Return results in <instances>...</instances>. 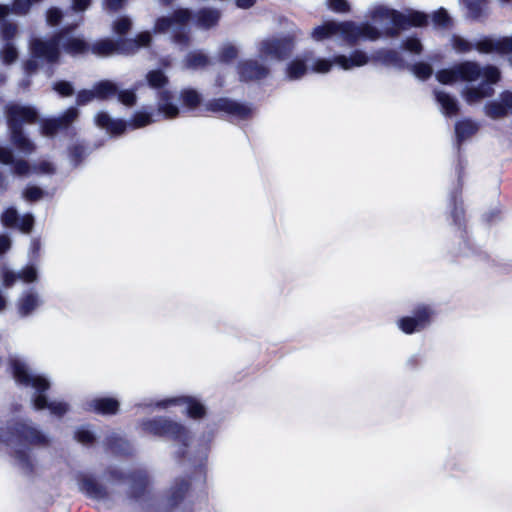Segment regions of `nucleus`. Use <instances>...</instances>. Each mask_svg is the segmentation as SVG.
I'll return each mask as SVG.
<instances>
[{"label":"nucleus","instance_id":"1","mask_svg":"<svg viewBox=\"0 0 512 512\" xmlns=\"http://www.w3.org/2000/svg\"><path fill=\"white\" fill-rule=\"evenodd\" d=\"M367 16L383 27V31L368 22L357 24L353 21H327L315 27L311 37L315 41H322L330 37H337L349 45L360 40L376 41L382 36L387 38L398 37L400 32L409 27H421L428 23V15L419 11L407 13L388 8L383 5L371 7Z\"/></svg>","mask_w":512,"mask_h":512},{"label":"nucleus","instance_id":"48","mask_svg":"<svg viewBox=\"0 0 512 512\" xmlns=\"http://www.w3.org/2000/svg\"><path fill=\"white\" fill-rule=\"evenodd\" d=\"M432 21L437 27H446L450 22V17L445 9L440 8L433 13Z\"/></svg>","mask_w":512,"mask_h":512},{"label":"nucleus","instance_id":"29","mask_svg":"<svg viewBox=\"0 0 512 512\" xmlns=\"http://www.w3.org/2000/svg\"><path fill=\"white\" fill-rule=\"evenodd\" d=\"M157 109L166 118H175L179 114V107L174 103L173 93L169 90H161L157 97Z\"/></svg>","mask_w":512,"mask_h":512},{"label":"nucleus","instance_id":"10","mask_svg":"<svg viewBox=\"0 0 512 512\" xmlns=\"http://www.w3.org/2000/svg\"><path fill=\"white\" fill-rule=\"evenodd\" d=\"M152 122V114L147 111H137L129 122L122 119H114L106 112H99L95 116L96 125L102 129H105L111 135H120L124 133L127 127L137 129L145 127Z\"/></svg>","mask_w":512,"mask_h":512},{"label":"nucleus","instance_id":"60","mask_svg":"<svg viewBox=\"0 0 512 512\" xmlns=\"http://www.w3.org/2000/svg\"><path fill=\"white\" fill-rule=\"evenodd\" d=\"M11 246V240L7 235H0V255L5 253L10 249Z\"/></svg>","mask_w":512,"mask_h":512},{"label":"nucleus","instance_id":"57","mask_svg":"<svg viewBox=\"0 0 512 512\" xmlns=\"http://www.w3.org/2000/svg\"><path fill=\"white\" fill-rule=\"evenodd\" d=\"M55 171L52 163L42 161L39 165L34 167V172L39 174H53Z\"/></svg>","mask_w":512,"mask_h":512},{"label":"nucleus","instance_id":"27","mask_svg":"<svg viewBox=\"0 0 512 512\" xmlns=\"http://www.w3.org/2000/svg\"><path fill=\"white\" fill-rule=\"evenodd\" d=\"M120 403L113 397H99L86 402V409L101 415H113L119 410Z\"/></svg>","mask_w":512,"mask_h":512},{"label":"nucleus","instance_id":"35","mask_svg":"<svg viewBox=\"0 0 512 512\" xmlns=\"http://www.w3.org/2000/svg\"><path fill=\"white\" fill-rule=\"evenodd\" d=\"M209 62L206 54L201 51L190 52L186 55L184 60V67L186 69H199L205 67Z\"/></svg>","mask_w":512,"mask_h":512},{"label":"nucleus","instance_id":"20","mask_svg":"<svg viewBox=\"0 0 512 512\" xmlns=\"http://www.w3.org/2000/svg\"><path fill=\"white\" fill-rule=\"evenodd\" d=\"M238 73L242 81H257L269 75V68L255 59H248L238 63Z\"/></svg>","mask_w":512,"mask_h":512},{"label":"nucleus","instance_id":"26","mask_svg":"<svg viewBox=\"0 0 512 512\" xmlns=\"http://www.w3.org/2000/svg\"><path fill=\"white\" fill-rule=\"evenodd\" d=\"M0 163L12 167V173L17 176H26L31 168L27 161L14 157L12 149L0 145Z\"/></svg>","mask_w":512,"mask_h":512},{"label":"nucleus","instance_id":"42","mask_svg":"<svg viewBox=\"0 0 512 512\" xmlns=\"http://www.w3.org/2000/svg\"><path fill=\"white\" fill-rule=\"evenodd\" d=\"M140 84H137L135 89H128V90H119L116 96L118 97V100L126 105V106H133L136 103V90L139 87Z\"/></svg>","mask_w":512,"mask_h":512},{"label":"nucleus","instance_id":"53","mask_svg":"<svg viewBox=\"0 0 512 512\" xmlns=\"http://www.w3.org/2000/svg\"><path fill=\"white\" fill-rule=\"evenodd\" d=\"M328 7L337 13H345L350 10V5L347 0H328Z\"/></svg>","mask_w":512,"mask_h":512},{"label":"nucleus","instance_id":"9","mask_svg":"<svg viewBox=\"0 0 512 512\" xmlns=\"http://www.w3.org/2000/svg\"><path fill=\"white\" fill-rule=\"evenodd\" d=\"M152 40L150 32H142L135 39H120L113 41L103 39L93 43L90 50L100 57H107L113 54H133L139 48L146 47Z\"/></svg>","mask_w":512,"mask_h":512},{"label":"nucleus","instance_id":"28","mask_svg":"<svg viewBox=\"0 0 512 512\" xmlns=\"http://www.w3.org/2000/svg\"><path fill=\"white\" fill-rule=\"evenodd\" d=\"M373 60L381 63L386 67H393L395 69H403L406 64L400 52L394 49L381 48L376 50L373 55Z\"/></svg>","mask_w":512,"mask_h":512},{"label":"nucleus","instance_id":"36","mask_svg":"<svg viewBox=\"0 0 512 512\" xmlns=\"http://www.w3.org/2000/svg\"><path fill=\"white\" fill-rule=\"evenodd\" d=\"M146 81L150 88L162 89L168 84L169 79L164 71L161 69H155L146 74Z\"/></svg>","mask_w":512,"mask_h":512},{"label":"nucleus","instance_id":"16","mask_svg":"<svg viewBox=\"0 0 512 512\" xmlns=\"http://www.w3.org/2000/svg\"><path fill=\"white\" fill-rule=\"evenodd\" d=\"M433 311L429 306L417 307L412 316H405L397 321V327L405 334H413L425 329L431 322Z\"/></svg>","mask_w":512,"mask_h":512},{"label":"nucleus","instance_id":"62","mask_svg":"<svg viewBox=\"0 0 512 512\" xmlns=\"http://www.w3.org/2000/svg\"><path fill=\"white\" fill-rule=\"evenodd\" d=\"M255 4V0H236V5L239 8L247 9Z\"/></svg>","mask_w":512,"mask_h":512},{"label":"nucleus","instance_id":"14","mask_svg":"<svg viewBox=\"0 0 512 512\" xmlns=\"http://www.w3.org/2000/svg\"><path fill=\"white\" fill-rule=\"evenodd\" d=\"M109 479L114 482H123L127 479L129 484V493L135 500H141L145 495L149 479L145 470H136L129 475L123 473L118 468H109L108 470Z\"/></svg>","mask_w":512,"mask_h":512},{"label":"nucleus","instance_id":"12","mask_svg":"<svg viewBox=\"0 0 512 512\" xmlns=\"http://www.w3.org/2000/svg\"><path fill=\"white\" fill-rule=\"evenodd\" d=\"M181 405H185L187 415L193 419H200L206 413L205 406L198 399L188 396L167 397L138 404L139 407L150 408L152 410H166L169 407Z\"/></svg>","mask_w":512,"mask_h":512},{"label":"nucleus","instance_id":"22","mask_svg":"<svg viewBox=\"0 0 512 512\" xmlns=\"http://www.w3.org/2000/svg\"><path fill=\"white\" fill-rule=\"evenodd\" d=\"M1 222L6 227H17L24 233H29L34 225V217L32 214H25L21 218L14 207L7 208L2 216Z\"/></svg>","mask_w":512,"mask_h":512},{"label":"nucleus","instance_id":"64","mask_svg":"<svg viewBox=\"0 0 512 512\" xmlns=\"http://www.w3.org/2000/svg\"><path fill=\"white\" fill-rule=\"evenodd\" d=\"M8 188V182L6 177L0 172V191L4 192Z\"/></svg>","mask_w":512,"mask_h":512},{"label":"nucleus","instance_id":"13","mask_svg":"<svg viewBox=\"0 0 512 512\" xmlns=\"http://www.w3.org/2000/svg\"><path fill=\"white\" fill-rule=\"evenodd\" d=\"M294 47L291 37H270L258 44V53L261 58L271 61H282L289 57Z\"/></svg>","mask_w":512,"mask_h":512},{"label":"nucleus","instance_id":"24","mask_svg":"<svg viewBox=\"0 0 512 512\" xmlns=\"http://www.w3.org/2000/svg\"><path fill=\"white\" fill-rule=\"evenodd\" d=\"M512 112V91L500 94L499 100L490 101L485 105V113L492 119H499Z\"/></svg>","mask_w":512,"mask_h":512},{"label":"nucleus","instance_id":"43","mask_svg":"<svg viewBox=\"0 0 512 512\" xmlns=\"http://www.w3.org/2000/svg\"><path fill=\"white\" fill-rule=\"evenodd\" d=\"M238 55V49L231 43H226L221 47L219 52V60L224 63H228L235 59Z\"/></svg>","mask_w":512,"mask_h":512},{"label":"nucleus","instance_id":"4","mask_svg":"<svg viewBox=\"0 0 512 512\" xmlns=\"http://www.w3.org/2000/svg\"><path fill=\"white\" fill-rule=\"evenodd\" d=\"M9 366L16 384L23 388H31L33 407L36 410L49 409L50 413L62 417L68 411V404L63 401H48L44 394L50 387L49 379L33 370L27 360L18 355L9 357Z\"/></svg>","mask_w":512,"mask_h":512},{"label":"nucleus","instance_id":"61","mask_svg":"<svg viewBox=\"0 0 512 512\" xmlns=\"http://www.w3.org/2000/svg\"><path fill=\"white\" fill-rule=\"evenodd\" d=\"M117 442H120L122 444H125L128 446V443H126V441H124L122 438L120 437H117L115 438V441L113 440H109L108 441V444L111 446V448L114 450V451H119V452H123V453H126L128 452L127 450L125 449H122L121 448V444H117Z\"/></svg>","mask_w":512,"mask_h":512},{"label":"nucleus","instance_id":"50","mask_svg":"<svg viewBox=\"0 0 512 512\" xmlns=\"http://www.w3.org/2000/svg\"><path fill=\"white\" fill-rule=\"evenodd\" d=\"M43 195L44 191L37 186H28L23 192V197L27 201H37L41 199Z\"/></svg>","mask_w":512,"mask_h":512},{"label":"nucleus","instance_id":"34","mask_svg":"<svg viewBox=\"0 0 512 512\" xmlns=\"http://www.w3.org/2000/svg\"><path fill=\"white\" fill-rule=\"evenodd\" d=\"M463 4L467 9L468 17L473 20L483 17L487 8L486 0H463Z\"/></svg>","mask_w":512,"mask_h":512},{"label":"nucleus","instance_id":"52","mask_svg":"<svg viewBox=\"0 0 512 512\" xmlns=\"http://www.w3.org/2000/svg\"><path fill=\"white\" fill-rule=\"evenodd\" d=\"M53 89L61 96H71L74 93V88L70 82L59 81L53 86Z\"/></svg>","mask_w":512,"mask_h":512},{"label":"nucleus","instance_id":"30","mask_svg":"<svg viewBox=\"0 0 512 512\" xmlns=\"http://www.w3.org/2000/svg\"><path fill=\"white\" fill-rule=\"evenodd\" d=\"M435 99L445 116H455L459 111L458 101L444 90H435Z\"/></svg>","mask_w":512,"mask_h":512},{"label":"nucleus","instance_id":"5","mask_svg":"<svg viewBox=\"0 0 512 512\" xmlns=\"http://www.w3.org/2000/svg\"><path fill=\"white\" fill-rule=\"evenodd\" d=\"M0 441L9 446H15L14 459L16 465L23 473L30 474L33 471L31 451L27 447H22L21 442L45 446L48 445L49 438L31 420L25 419L17 422L9 433H0Z\"/></svg>","mask_w":512,"mask_h":512},{"label":"nucleus","instance_id":"31","mask_svg":"<svg viewBox=\"0 0 512 512\" xmlns=\"http://www.w3.org/2000/svg\"><path fill=\"white\" fill-rule=\"evenodd\" d=\"M220 17V10L205 7L197 11L195 23L202 29H209L218 23Z\"/></svg>","mask_w":512,"mask_h":512},{"label":"nucleus","instance_id":"40","mask_svg":"<svg viewBox=\"0 0 512 512\" xmlns=\"http://www.w3.org/2000/svg\"><path fill=\"white\" fill-rule=\"evenodd\" d=\"M75 439L85 445L92 444L96 436L89 426H82L75 432Z\"/></svg>","mask_w":512,"mask_h":512},{"label":"nucleus","instance_id":"63","mask_svg":"<svg viewBox=\"0 0 512 512\" xmlns=\"http://www.w3.org/2000/svg\"><path fill=\"white\" fill-rule=\"evenodd\" d=\"M37 63L36 60H29L25 63V70L27 73H32L36 70Z\"/></svg>","mask_w":512,"mask_h":512},{"label":"nucleus","instance_id":"45","mask_svg":"<svg viewBox=\"0 0 512 512\" xmlns=\"http://www.w3.org/2000/svg\"><path fill=\"white\" fill-rule=\"evenodd\" d=\"M17 33V26L7 21L1 22V37L4 43L11 42Z\"/></svg>","mask_w":512,"mask_h":512},{"label":"nucleus","instance_id":"33","mask_svg":"<svg viewBox=\"0 0 512 512\" xmlns=\"http://www.w3.org/2000/svg\"><path fill=\"white\" fill-rule=\"evenodd\" d=\"M95 98L104 100L118 93V86L110 80H102L93 87Z\"/></svg>","mask_w":512,"mask_h":512},{"label":"nucleus","instance_id":"25","mask_svg":"<svg viewBox=\"0 0 512 512\" xmlns=\"http://www.w3.org/2000/svg\"><path fill=\"white\" fill-rule=\"evenodd\" d=\"M38 273L36 267L33 265L27 266L18 272L5 269L2 272V280L5 287L9 288L13 286L17 281L24 283L36 282Z\"/></svg>","mask_w":512,"mask_h":512},{"label":"nucleus","instance_id":"23","mask_svg":"<svg viewBox=\"0 0 512 512\" xmlns=\"http://www.w3.org/2000/svg\"><path fill=\"white\" fill-rule=\"evenodd\" d=\"M189 487L190 484L185 478L175 479L163 502L164 510L172 511L174 508L178 507L183 501Z\"/></svg>","mask_w":512,"mask_h":512},{"label":"nucleus","instance_id":"37","mask_svg":"<svg viewBox=\"0 0 512 512\" xmlns=\"http://www.w3.org/2000/svg\"><path fill=\"white\" fill-rule=\"evenodd\" d=\"M287 77L290 80H298L307 72V65L304 60L294 59L287 65Z\"/></svg>","mask_w":512,"mask_h":512},{"label":"nucleus","instance_id":"8","mask_svg":"<svg viewBox=\"0 0 512 512\" xmlns=\"http://www.w3.org/2000/svg\"><path fill=\"white\" fill-rule=\"evenodd\" d=\"M191 11L187 8H180L170 16L160 17L156 20L155 31L158 33L171 34L172 40L181 48L189 44L188 23L191 19Z\"/></svg>","mask_w":512,"mask_h":512},{"label":"nucleus","instance_id":"47","mask_svg":"<svg viewBox=\"0 0 512 512\" xmlns=\"http://www.w3.org/2000/svg\"><path fill=\"white\" fill-rule=\"evenodd\" d=\"M86 155V150L82 145H74L69 150L70 160L74 166H77Z\"/></svg>","mask_w":512,"mask_h":512},{"label":"nucleus","instance_id":"18","mask_svg":"<svg viewBox=\"0 0 512 512\" xmlns=\"http://www.w3.org/2000/svg\"><path fill=\"white\" fill-rule=\"evenodd\" d=\"M77 485L81 493L94 500L107 498V489L100 484L92 475L80 473L77 476Z\"/></svg>","mask_w":512,"mask_h":512},{"label":"nucleus","instance_id":"51","mask_svg":"<svg viewBox=\"0 0 512 512\" xmlns=\"http://www.w3.org/2000/svg\"><path fill=\"white\" fill-rule=\"evenodd\" d=\"M131 28V20L127 17H121L114 22L113 29L119 35L126 34Z\"/></svg>","mask_w":512,"mask_h":512},{"label":"nucleus","instance_id":"15","mask_svg":"<svg viewBox=\"0 0 512 512\" xmlns=\"http://www.w3.org/2000/svg\"><path fill=\"white\" fill-rule=\"evenodd\" d=\"M206 109L211 112H224L241 120L248 119L253 112V108L250 104L241 103L225 97L209 101L206 104Z\"/></svg>","mask_w":512,"mask_h":512},{"label":"nucleus","instance_id":"41","mask_svg":"<svg viewBox=\"0 0 512 512\" xmlns=\"http://www.w3.org/2000/svg\"><path fill=\"white\" fill-rule=\"evenodd\" d=\"M410 70L417 78H419L421 80H426L433 73V69H432L431 65H429L428 63H424V62H419V63H416V64L410 66Z\"/></svg>","mask_w":512,"mask_h":512},{"label":"nucleus","instance_id":"7","mask_svg":"<svg viewBox=\"0 0 512 512\" xmlns=\"http://www.w3.org/2000/svg\"><path fill=\"white\" fill-rule=\"evenodd\" d=\"M5 112L12 144L21 153L31 154L35 146L23 133V125L36 122L38 117L36 109L32 106L10 103L6 105Z\"/></svg>","mask_w":512,"mask_h":512},{"label":"nucleus","instance_id":"17","mask_svg":"<svg viewBox=\"0 0 512 512\" xmlns=\"http://www.w3.org/2000/svg\"><path fill=\"white\" fill-rule=\"evenodd\" d=\"M78 117V109L70 107L62 115L49 118L42 122L41 132L45 136H52L61 129H66Z\"/></svg>","mask_w":512,"mask_h":512},{"label":"nucleus","instance_id":"38","mask_svg":"<svg viewBox=\"0 0 512 512\" xmlns=\"http://www.w3.org/2000/svg\"><path fill=\"white\" fill-rule=\"evenodd\" d=\"M181 99L184 105L194 109L200 104L201 95L196 90L188 88L181 91Z\"/></svg>","mask_w":512,"mask_h":512},{"label":"nucleus","instance_id":"44","mask_svg":"<svg viewBox=\"0 0 512 512\" xmlns=\"http://www.w3.org/2000/svg\"><path fill=\"white\" fill-rule=\"evenodd\" d=\"M18 58V51L12 42L4 43L2 59L4 64H11Z\"/></svg>","mask_w":512,"mask_h":512},{"label":"nucleus","instance_id":"39","mask_svg":"<svg viewBox=\"0 0 512 512\" xmlns=\"http://www.w3.org/2000/svg\"><path fill=\"white\" fill-rule=\"evenodd\" d=\"M452 48L457 53H467L471 51L474 48V44L467 39L459 36V35H452L450 39Z\"/></svg>","mask_w":512,"mask_h":512},{"label":"nucleus","instance_id":"3","mask_svg":"<svg viewBox=\"0 0 512 512\" xmlns=\"http://www.w3.org/2000/svg\"><path fill=\"white\" fill-rule=\"evenodd\" d=\"M436 78L443 84H450L458 79L468 82L482 79V82L477 87H468L463 92L466 102L474 104L493 94L494 89L492 85L500 79V72L494 66L481 68L476 62L465 61L455 65L453 68L438 71Z\"/></svg>","mask_w":512,"mask_h":512},{"label":"nucleus","instance_id":"59","mask_svg":"<svg viewBox=\"0 0 512 512\" xmlns=\"http://www.w3.org/2000/svg\"><path fill=\"white\" fill-rule=\"evenodd\" d=\"M124 1L125 0H104V6L110 11H117L123 6Z\"/></svg>","mask_w":512,"mask_h":512},{"label":"nucleus","instance_id":"54","mask_svg":"<svg viewBox=\"0 0 512 512\" xmlns=\"http://www.w3.org/2000/svg\"><path fill=\"white\" fill-rule=\"evenodd\" d=\"M93 99H95V94L93 89L92 90H81L77 94L76 102L77 105H86L87 103L91 102Z\"/></svg>","mask_w":512,"mask_h":512},{"label":"nucleus","instance_id":"56","mask_svg":"<svg viewBox=\"0 0 512 512\" xmlns=\"http://www.w3.org/2000/svg\"><path fill=\"white\" fill-rule=\"evenodd\" d=\"M61 18L62 12L60 9L53 7L47 11V22L49 25H57L60 22Z\"/></svg>","mask_w":512,"mask_h":512},{"label":"nucleus","instance_id":"21","mask_svg":"<svg viewBox=\"0 0 512 512\" xmlns=\"http://www.w3.org/2000/svg\"><path fill=\"white\" fill-rule=\"evenodd\" d=\"M474 48L481 53L499 52L512 57V36L499 39L484 38L474 44Z\"/></svg>","mask_w":512,"mask_h":512},{"label":"nucleus","instance_id":"19","mask_svg":"<svg viewBox=\"0 0 512 512\" xmlns=\"http://www.w3.org/2000/svg\"><path fill=\"white\" fill-rule=\"evenodd\" d=\"M41 295L34 289L24 290L17 299V312L20 317H28L43 305Z\"/></svg>","mask_w":512,"mask_h":512},{"label":"nucleus","instance_id":"2","mask_svg":"<svg viewBox=\"0 0 512 512\" xmlns=\"http://www.w3.org/2000/svg\"><path fill=\"white\" fill-rule=\"evenodd\" d=\"M139 428L145 434L155 437L167 438L174 442L173 454L176 459L187 460L194 468L195 473L203 479L206 476V464L214 438V432L209 431L199 439L197 446L190 447L191 432L182 423L166 416L144 418L139 422Z\"/></svg>","mask_w":512,"mask_h":512},{"label":"nucleus","instance_id":"49","mask_svg":"<svg viewBox=\"0 0 512 512\" xmlns=\"http://www.w3.org/2000/svg\"><path fill=\"white\" fill-rule=\"evenodd\" d=\"M402 47L412 53L420 54L422 51V44L418 38L409 37L402 43Z\"/></svg>","mask_w":512,"mask_h":512},{"label":"nucleus","instance_id":"55","mask_svg":"<svg viewBox=\"0 0 512 512\" xmlns=\"http://www.w3.org/2000/svg\"><path fill=\"white\" fill-rule=\"evenodd\" d=\"M460 238L462 239L463 241V247L460 248V253L464 256H469L471 254H474L475 253V249L474 247H472L471 243H470V240L467 236V233L466 232H461L460 233Z\"/></svg>","mask_w":512,"mask_h":512},{"label":"nucleus","instance_id":"32","mask_svg":"<svg viewBox=\"0 0 512 512\" xmlns=\"http://www.w3.org/2000/svg\"><path fill=\"white\" fill-rule=\"evenodd\" d=\"M478 130V125L476 122L465 119L456 122L455 124V134H456V141L458 148L460 147L461 143L465 141L466 139L470 138L472 135H474Z\"/></svg>","mask_w":512,"mask_h":512},{"label":"nucleus","instance_id":"6","mask_svg":"<svg viewBox=\"0 0 512 512\" xmlns=\"http://www.w3.org/2000/svg\"><path fill=\"white\" fill-rule=\"evenodd\" d=\"M60 46L70 55H79L88 50V44L80 38L70 36L67 29L61 30L48 40L34 38L30 41V49L35 58L54 63L60 55Z\"/></svg>","mask_w":512,"mask_h":512},{"label":"nucleus","instance_id":"11","mask_svg":"<svg viewBox=\"0 0 512 512\" xmlns=\"http://www.w3.org/2000/svg\"><path fill=\"white\" fill-rule=\"evenodd\" d=\"M368 60L369 58L364 51L354 50L349 55L339 54L335 55L332 59L318 58L312 64V71L315 73H328L333 65L347 71L366 65Z\"/></svg>","mask_w":512,"mask_h":512},{"label":"nucleus","instance_id":"58","mask_svg":"<svg viewBox=\"0 0 512 512\" xmlns=\"http://www.w3.org/2000/svg\"><path fill=\"white\" fill-rule=\"evenodd\" d=\"M92 0H72V9L75 12L85 11L90 5Z\"/></svg>","mask_w":512,"mask_h":512},{"label":"nucleus","instance_id":"46","mask_svg":"<svg viewBox=\"0 0 512 512\" xmlns=\"http://www.w3.org/2000/svg\"><path fill=\"white\" fill-rule=\"evenodd\" d=\"M452 202L454 205L453 211H452V218L454 223L459 226V228L462 226V223L464 221V210L462 207V202H458L456 196L452 197Z\"/></svg>","mask_w":512,"mask_h":512}]
</instances>
